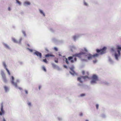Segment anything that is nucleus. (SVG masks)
Instances as JSON below:
<instances>
[{
    "instance_id": "nucleus-4",
    "label": "nucleus",
    "mask_w": 121,
    "mask_h": 121,
    "mask_svg": "<svg viewBox=\"0 0 121 121\" xmlns=\"http://www.w3.org/2000/svg\"><path fill=\"white\" fill-rule=\"evenodd\" d=\"M0 74L1 77V79L3 82L6 83L8 82V80L6 77V75L4 72V71L2 69L0 70Z\"/></svg>"
},
{
    "instance_id": "nucleus-46",
    "label": "nucleus",
    "mask_w": 121,
    "mask_h": 121,
    "mask_svg": "<svg viewBox=\"0 0 121 121\" xmlns=\"http://www.w3.org/2000/svg\"><path fill=\"white\" fill-rule=\"evenodd\" d=\"M83 114L81 112L79 114V115L80 116H83Z\"/></svg>"
},
{
    "instance_id": "nucleus-61",
    "label": "nucleus",
    "mask_w": 121,
    "mask_h": 121,
    "mask_svg": "<svg viewBox=\"0 0 121 121\" xmlns=\"http://www.w3.org/2000/svg\"><path fill=\"white\" fill-rule=\"evenodd\" d=\"M65 57V56H63V57Z\"/></svg>"
},
{
    "instance_id": "nucleus-60",
    "label": "nucleus",
    "mask_w": 121,
    "mask_h": 121,
    "mask_svg": "<svg viewBox=\"0 0 121 121\" xmlns=\"http://www.w3.org/2000/svg\"><path fill=\"white\" fill-rule=\"evenodd\" d=\"M27 45L29 47L30 46L29 44H27Z\"/></svg>"
},
{
    "instance_id": "nucleus-29",
    "label": "nucleus",
    "mask_w": 121,
    "mask_h": 121,
    "mask_svg": "<svg viewBox=\"0 0 121 121\" xmlns=\"http://www.w3.org/2000/svg\"><path fill=\"white\" fill-rule=\"evenodd\" d=\"M22 33L23 34L24 36L25 37H26V34L24 30H22Z\"/></svg>"
},
{
    "instance_id": "nucleus-34",
    "label": "nucleus",
    "mask_w": 121,
    "mask_h": 121,
    "mask_svg": "<svg viewBox=\"0 0 121 121\" xmlns=\"http://www.w3.org/2000/svg\"><path fill=\"white\" fill-rule=\"evenodd\" d=\"M18 63L20 65H22L23 64V62L22 61H18Z\"/></svg>"
},
{
    "instance_id": "nucleus-30",
    "label": "nucleus",
    "mask_w": 121,
    "mask_h": 121,
    "mask_svg": "<svg viewBox=\"0 0 121 121\" xmlns=\"http://www.w3.org/2000/svg\"><path fill=\"white\" fill-rule=\"evenodd\" d=\"M65 62L67 64H69V63L68 61V59L67 58H65Z\"/></svg>"
},
{
    "instance_id": "nucleus-14",
    "label": "nucleus",
    "mask_w": 121,
    "mask_h": 121,
    "mask_svg": "<svg viewBox=\"0 0 121 121\" xmlns=\"http://www.w3.org/2000/svg\"><path fill=\"white\" fill-rule=\"evenodd\" d=\"M39 11L40 12V13L41 15H43L44 17H45V14L44 13V12H43V11L42 10H41V9H39Z\"/></svg>"
},
{
    "instance_id": "nucleus-36",
    "label": "nucleus",
    "mask_w": 121,
    "mask_h": 121,
    "mask_svg": "<svg viewBox=\"0 0 121 121\" xmlns=\"http://www.w3.org/2000/svg\"><path fill=\"white\" fill-rule=\"evenodd\" d=\"M56 68L58 70H61V69L60 68L59 66H57Z\"/></svg>"
},
{
    "instance_id": "nucleus-23",
    "label": "nucleus",
    "mask_w": 121,
    "mask_h": 121,
    "mask_svg": "<svg viewBox=\"0 0 121 121\" xmlns=\"http://www.w3.org/2000/svg\"><path fill=\"white\" fill-rule=\"evenodd\" d=\"M76 49V48L74 46V45L72 46L71 51L72 52H73V49Z\"/></svg>"
},
{
    "instance_id": "nucleus-15",
    "label": "nucleus",
    "mask_w": 121,
    "mask_h": 121,
    "mask_svg": "<svg viewBox=\"0 0 121 121\" xmlns=\"http://www.w3.org/2000/svg\"><path fill=\"white\" fill-rule=\"evenodd\" d=\"M2 65L4 67V69H6L7 68V65H6V63L5 61H3L2 62Z\"/></svg>"
},
{
    "instance_id": "nucleus-10",
    "label": "nucleus",
    "mask_w": 121,
    "mask_h": 121,
    "mask_svg": "<svg viewBox=\"0 0 121 121\" xmlns=\"http://www.w3.org/2000/svg\"><path fill=\"white\" fill-rule=\"evenodd\" d=\"M81 36L80 34H77L72 36V38L73 41L75 42L77 39L80 37Z\"/></svg>"
},
{
    "instance_id": "nucleus-17",
    "label": "nucleus",
    "mask_w": 121,
    "mask_h": 121,
    "mask_svg": "<svg viewBox=\"0 0 121 121\" xmlns=\"http://www.w3.org/2000/svg\"><path fill=\"white\" fill-rule=\"evenodd\" d=\"M76 53H75L73 55V56H70L68 58V60H71L72 59H73V57L75 56H75H74V55L75 54H76Z\"/></svg>"
},
{
    "instance_id": "nucleus-52",
    "label": "nucleus",
    "mask_w": 121,
    "mask_h": 121,
    "mask_svg": "<svg viewBox=\"0 0 121 121\" xmlns=\"http://www.w3.org/2000/svg\"><path fill=\"white\" fill-rule=\"evenodd\" d=\"M85 72L84 71H83L82 72V74L83 75H84L85 74Z\"/></svg>"
},
{
    "instance_id": "nucleus-35",
    "label": "nucleus",
    "mask_w": 121,
    "mask_h": 121,
    "mask_svg": "<svg viewBox=\"0 0 121 121\" xmlns=\"http://www.w3.org/2000/svg\"><path fill=\"white\" fill-rule=\"evenodd\" d=\"M86 95V94L85 93H82L80 95V96L81 97H83Z\"/></svg>"
},
{
    "instance_id": "nucleus-57",
    "label": "nucleus",
    "mask_w": 121,
    "mask_h": 121,
    "mask_svg": "<svg viewBox=\"0 0 121 121\" xmlns=\"http://www.w3.org/2000/svg\"><path fill=\"white\" fill-rule=\"evenodd\" d=\"M51 56V57H54V56L53 55H51V56Z\"/></svg>"
},
{
    "instance_id": "nucleus-53",
    "label": "nucleus",
    "mask_w": 121,
    "mask_h": 121,
    "mask_svg": "<svg viewBox=\"0 0 121 121\" xmlns=\"http://www.w3.org/2000/svg\"><path fill=\"white\" fill-rule=\"evenodd\" d=\"M74 61H76L77 60V59L76 57H75L74 58Z\"/></svg>"
},
{
    "instance_id": "nucleus-21",
    "label": "nucleus",
    "mask_w": 121,
    "mask_h": 121,
    "mask_svg": "<svg viewBox=\"0 0 121 121\" xmlns=\"http://www.w3.org/2000/svg\"><path fill=\"white\" fill-rule=\"evenodd\" d=\"M22 40V38L21 37L19 39V41H17V43L19 44H21V41Z\"/></svg>"
},
{
    "instance_id": "nucleus-41",
    "label": "nucleus",
    "mask_w": 121,
    "mask_h": 121,
    "mask_svg": "<svg viewBox=\"0 0 121 121\" xmlns=\"http://www.w3.org/2000/svg\"><path fill=\"white\" fill-rule=\"evenodd\" d=\"M96 106L97 109H98L99 108V105L98 104H96Z\"/></svg>"
},
{
    "instance_id": "nucleus-6",
    "label": "nucleus",
    "mask_w": 121,
    "mask_h": 121,
    "mask_svg": "<svg viewBox=\"0 0 121 121\" xmlns=\"http://www.w3.org/2000/svg\"><path fill=\"white\" fill-rule=\"evenodd\" d=\"M106 49V47H104L102 49H96V51L97 53H99V54L102 55L105 53V51Z\"/></svg>"
},
{
    "instance_id": "nucleus-2",
    "label": "nucleus",
    "mask_w": 121,
    "mask_h": 121,
    "mask_svg": "<svg viewBox=\"0 0 121 121\" xmlns=\"http://www.w3.org/2000/svg\"><path fill=\"white\" fill-rule=\"evenodd\" d=\"M10 81L12 84V85L14 86L15 88H18L20 90H22V89L21 87L18 86L17 85V84L18 83L20 82L19 80L18 79H17L16 80V82H14V77L13 76H11V78H10Z\"/></svg>"
},
{
    "instance_id": "nucleus-54",
    "label": "nucleus",
    "mask_w": 121,
    "mask_h": 121,
    "mask_svg": "<svg viewBox=\"0 0 121 121\" xmlns=\"http://www.w3.org/2000/svg\"><path fill=\"white\" fill-rule=\"evenodd\" d=\"M54 61H55V62L56 63H58V60H55Z\"/></svg>"
},
{
    "instance_id": "nucleus-32",
    "label": "nucleus",
    "mask_w": 121,
    "mask_h": 121,
    "mask_svg": "<svg viewBox=\"0 0 121 121\" xmlns=\"http://www.w3.org/2000/svg\"><path fill=\"white\" fill-rule=\"evenodd\" d=\"M5 69L6 70V71H7L8 74L9 75H10V73L9 70L7 68H6Z\"/></svg>"
},
{
    "instance_id": "nucleus-43",
    "label": "nucleus",
    "mask_w": 121,
    "mask_h": 121,
    "mask_svg": "<svg viewBox=\"0 0 121 121\" xmlns=\"http://www.w3.org/2000/svg\"><path fill=\"white\" fill-rule=\"evenodd\" d=\"M101 117L104 118L105 117V115L104 114H103L101 115Z\"/></svg>"
},
{
    "instance_id": "nucleus-50",
    "label": "nucleus",
    "mask_w": 121,
    "mask_h": 121,
    "mask_svg": "<svg viewBox=\"0 0 121 121\" xmlns=\"http://www.w3.org/2000/svg\"><path fill=\"white\" fill-rule=\"evenodd\" d=\"M41 88V85H39V90H40V89Z\"/></svg>"
},
{
    "instance_id": "nucleus-55",
    "label": "nucleus",
    "mask_w": 121,
    "mask_h": 121,
    "mask_svg": "<svg viewBox=\"0 0 121 121\" xmlns=\"http://www.w3.org/2000/svg\"><path fill=\"white\" fill-rule=\"evenodd\" d=\"M70 62L72 63H73L74 62V60L72 59L71 60Z\"/></svg>"
},
{
    "instance_id": "nucleus-1",
    "label": "nucleus",
    "mask_w": 121,
    "mask_h": 121,
    "mask_svg": "<svg viewBox=\"0 0 121 121\" xmlns=\"http://www.w3.org/2000/svg\"><path fill=\"white\" fill-rule=\"evenodd\" d=\"M99 55V54L96 53L93 55L88 52V50L86 48H84V50L78 53H76L74 56L80 58L82 61L87 62L88 60L92 59L93 57H98Z\"/></svg>"
},
{
    "instance_id": "nucleus-13",
    "label": "nucleus",
    "mask_w": 121,
    "mask_h": 121,
    "mask_svg": "<svg viewBox=\"0 0 121 121\" xmlns=\"http://www.w3.org/2000/svg\"><path fill=\"white\" fill-rule=\"evenodd\" d=\"M4 88L6 92H7L9 91V89L8 87L6 86H4Z\"/></svg>"
},
{
    "instance_id": "nucleus-40",
    "label": "nucleus",
    "mask_w": 121,
    "mask_h": 121,
    "mask_svg": "<svg viewBox=\"0 0 121 121\" xmlns=\"http://www.w3.org/2000/svg\"><path fill=\"white\" fill-rule=\"evenodd\" d=\"M111 51L112 52H114V47H112L111 49Z\"/></svg>"
},
{
    "instance_id": "nucleus-59",
    "label": "nucleus",
    "mask_w": 121,
    "mask_h": 121,
    "mask_svg": "<svg viewBox=\"0 0 121 121\" xmlns=\"http://www.w3.org/2000/svg\"><path fill=\"white\" fill-rule=\"evenodd\" d=\"M85 121H89L87 119H86L85 120Z\"/></svg>"
},
{
    "instance_id": "nucleus-58",
    "label": "nucleus",
    "mask_w": 121,
    "mask_h": 121,
    "mask_svg": "<svg viewBox=\"0 0 121 121\" xmlns=\"http://www.w3.org/2000/svg\"><path fill=\"white\" fill-rule=\"evenodd\" d=\"M58 55L59 56H62V55H61V54H59Z\"/></svg>"
},
{
    "instance_id": "nucleus-8",
    "label": "nucleus",
    "mask_w": 121,
    "mask_h": 121,
    "mask_svg": "<svg viewBox=\"0 0 121 121\" xmlns=\"http://www.w3.org/2000/svg\"><path fill=\"white\" fill-rule=\"evenodd\" d=\"M117 50L118 53L117 54L116 52H115L114 54V56L116 60H117L118 61L119 60L118 57L121 55V52H120L119 51V50L117 49Z\"/></svg>"
},
{
    "instance_id": "nucleus-18",
    "label": "nucleus",
    "mask_w": 121,
    "mask_h": 121,
    "mask_svg": "<svg viewBox=\"0 0 121 121\" xmlns=\"http://www.w3.org/2000/svg\"><path fill=\"white\" fill-rule=\"evenodd\" d=\"M51 65H52V67L54 68H56L57 66V65L55 64V63H52Z\"/></svg>"
},
{
    "instance_id": "nucleus-16",
    "label": "nucleus",
    "mask_w": 121,
    "mask_h": 121,
    "mask_svg": "<svg viewBox=\"0 0 121 121\" xmlns=\"http://www.w3.org/2000/svg\"><path fill=\"white\" fill-rule=\"evenodd\" d=\"M108 60L110 62V64H113V61L112 60L111 58L109 57H108Z\"/></svg>"
},
{
    "instance_id": "nucleus-28",
    "label": "nucleus",
    "mask_w": 121,
    "mask_h": 121,
    "mask_svg": "<svg viewBox=\"0 0 121 121\" xmlns=\"http://www.w3.org/2000/svg\"><path fill=\"white\" fill-rule=\"evenodd\" d=\"M42 69L45 72H46V70L45 67L44 66H43L42 67Z\"/></svg>"
},
{
    "instance_id": "nucleus-5",
    "label": "nucleus",
    "mask_w": 121,
    "mask_h": 121,
    "mask_svg": "<svg viewBox=\"0 0 121 121\" xmlns=\"http://www.w3.org/2000/svg\"><path fill=\"white\" fill-rule=\"evenodd\" d=\"M89 77L87 76H81L79 77H78L77 78V80L78 81L82 83L86 79H89Z\"/></svg>"
},
{
    "instance_id": "nucleus-51",
    "label": "nucleus",
    "mask_w": 121,
    "mask_h": 121,
    "mask_svg": "<svg viewBox=\"0 0 121 121\" xmlns=\"http://www.w3.org/2000/svg\"><path fill=\"white\" fill-rule=\"evenodd\" d=\"M8 10L9 11H10L11 10V9L10 7H9L8 8Z\"/></svg>"
},
{
    "instance_id": "nucleus-26",
    "label": "nucleus",
    "mask_w": 121,
    "mask_h": 121,
    "mask_svg": "<svg viewBox=\"0 0 121 121\" xmlns=\"http://www.w3.org/2000/svg\"><path fill=\"white\" fill-rule=\"evenodd\" d=\"M49 30L52 32H54L55 31V30L52 28H50Z\"/></svg>"
},
{
    "instance_id": "nucleus-48",
    "label": "nucleus",
    "mask_w": 121,
    "mask_h": 121,
    "mask_svg": "<svg viewBox=\"0 0 121 121\" xmlns=\"http://www.w3.org/2000/svg\"><path fill=\"white\" fill-rule=\"evenodd\" d=\"M97 62V61L96 60H93V62L94 63H95Z\"/></svg>"
},
{
    "instance_id": "nucleus-22",
    "label": "nucleus",
    "mask_w": 121,
    "mask_h": 121,
    "mask_svg": "<svg viewBox=\"0 0 121 121\" xmlns=\"http://www.w3.org/2000/svg\"><path fill=\"white\" fill-rule=\"evenodd\" d=\"M83 4L84 5L87 6L88 5V3L85 2V1L84 0L83 1Z\"/></svg>"
},
{
    "instance_id": "nucleus-7",
    "label": "nucleus",
    "mask_w": 121,
    "mask_h": 121,
    "mask_svg": "<svg viewBox=\"0 0 121 121\" xmlns=\"http://www.w3.org/2000/svg\"><path fill=\"white\" fill-rule=\"evenodd\" d=\"M74 67L73 65L72 66L69 68L71 71H70L69 72L73 76H75V75H77V73L74 70Z\"/></svg>"
},
{
    "instance_id": "nucleus-9",
    "label": "nucleus",
    "mask_w": 121,
    "mask_h": 121,
    "mask_svg": "<svg viewBox=\"0 0 121 121\" xmlns=\"http://www.w3.org/2000/svg\"><path fill=\"white\" fill-rule=\"evenodd\" d=\"M34 51L35 52L33 53L34 55H35L38 57H39L40 58H41L42 57V54L41 53L35 50H34Z\"/></svg>"
},
{
    "instance_id": "nucleus-3",
    "label": "nucleus",
    "mask_w": 121,
    "mask_h": 121,
    "mask_svg": "<svg viewBox=\"0 0 121 121\" xmlns=\"http://www.w3.org/2000/svg\"><path fill=\"white\" fill-rule=\"evenodd\" d=\"M99 80L98 76L95 74H94L91 77V80L90 82V83L92 85H94L97 84V81Z\"/></svg>"
},
{
    "instance_id": "nucleus-12",
    "label": "nucleus",
    "mask_w": 121,
    "mask_h": 121,
    "mask_svg": "<svg viewBox=\"0 0 121 121\" xmlns=\"http://www.w3.org/2000/svg\"><path fill=\"white\" fill-rule=\"evenodd\" d=\"M30 4H31L30 2L27 1H25L23 3V5L25 6L30 5Z\"/></svg>"
},
{
    "instance_id": "nucleus-44",
    "label": "nucleus",
    "mask_w": 121,
    "mask_h": 121,
    "mask_svg": "<svg viewBox=\"0 0 121 121\" xmlns=\"http://www.w3.org/2000/svg\"><path fill=\"white\" fill-rule=\"evenodd\" d=\"M54 49L55 51H57L58 50V48L56 47H54Z\"/></svg>"
},
{
    "instance_id": "nucleus-45",
    "label": "nucleus",
    "mask_w": 121,
    "mask_h": 121,
    "mask_svg": "<svg viewBox=\"0 0 121 121\" xmlns=\"http://www.w3.org/2000/svg\"><path fill=\"white\" fill-rule=\"evenodd\" d=\"M2 121H6L5 118L3 117L2 120Z\"/></svg>"
},
{
    "instance_id": "nucleus-42",
    "label": "nucleus",
    "mask_w": 121,
    "mask_h": 121,
    "mask_svg": "<svg viewBox=\"0 0 121 121\" xmlns=\"http://www.w3.org/2000/svg\"><path fill=\"white\" fill-rule=\"evenodd\" d=\"M25 93L27 95L28 94V92L27 90H25Z\"/></svg>"
},
{
    "instance_id": "nucleus-33",
    "label": "nucleus",
    "mask_w": 121,
    "mask_h": 121,
    "mask_svg": "<svg viewBox=\"0 0 121 121\" xmlns=\"http://www.w3.org/2000/svg\"><path fill=\"white\" fill-rule=\"evenodd\" d=\"M16 3L18 4L19 5H20L21 4V3L19 0H16Z\"/></svg>"
},
{
    "instance_id": "nucleus-38",
    "label": "nucleus",
    "mask_w": 121,
    "mask_h": 121,
    "mask_svg": "<svg viewBox=\"0 0 121 121\" xmlns=\"http://www.w3.org/2000/svg\"><path fill=\"white\" fill-rule=\"evenodd\" d=\"M57 119L60 121H61L62 120V118L60 117H57Z\"/></svg>"
},
{
    "instance_id": "nucleus-20",
    "label": "nucleus",
    "mask_w": 121,
    "mask_h": 121,
    "mask_svg": "<svg viewBox=\"0 0 121 121\" xmlns=\"http://www.w3.org/2000/svg\"><path fill=\"white\" fill-rule=\"evenodd\" d=\"M22 40V38L21 37L19 39V41H17V43L19 44H21V41Z\"/></svg>"
},
{
    "instance_id": "nucleus-47",
    "label": "nucleus",
    "mask_w": 121,
    "mask_h": 121,
    "mask_svg": "<svg viewBox=\"0 0 121 121\" xmlns=\"http://www.w3.org/2000/svg\"><path fill=\"white\" fill-rule=\"evenodd\" d=\"M63 67L64 68L66 69H67L68 68L67 66L66 65H63Z\"/></svg>"
},
{
    "instance_id": "nucleus-56",
    "label": "nucleus",
    "mask_w": 121,
    "mask_h": 121,
    "mask_svg": "<svg viewBox=\"0 0 121 121\" xmlns=\"http://www.w3.org/2000/svg\"><path fill=\"white\" fill-rule=\"evenodd\" d=\"M45 49V50L47 51L48 52V49H47V48H46Z\"/></svg>"
},
{
    "instance_id": "nucleus-27",
    "label": "nucleus",
    "mask_w": 121,
    "mask_h": 121,
    "mask_svg": "<svg viewBox=\"0 0 121 121\" xmlns=\"http://www.w3.org/2000/svg\"><path fill=\"white\" fill-rule=\"evenodd\" d=\"M27 104L28 105L29 107H30L31 106V102H28L27 103Z\"/></svg>"
},
{
    "instance_id": "nucleus-19",
    "label": "nucleus",
    "mask_w": 121,
    "mask_h": 121,
    "mask_svg": "<svg viewBox=\"0 0 121 121\" xmlns=\"http://www.w3.org/2000/svg\"><path fill=\"white\" fill-rule=\"evenodd\" d=\"M117 48L118 50H119V51L120 52L121 51V46L120 45H117Z\"/></svg>"
},
{
    "instance_id": "nucleus-24",
    "label": "nucleus",
    "mask_w": 121,
    "mask_h": 121,
    "mask_svg": "<svg viewBox=\"0 0 121 121\" xmlns=\"http://www.w3.org/2000/svg\"><path fill=\"white\" fill-rule=\"evenodd\" d=\"M12 41L14 43H17V41L15 38H12Z\"/></svg>"
},
{
    "instance_id": "nucleus-31",
    "label": "nucleus",
    "mask_w": 121,
    "mask_h": 121,
    "mask_svg": "<svg viewBox=\"0 0 121 121\" xmlns=\"http://www.w3.org/2000/svg\"><path fill=\"white\" fill-rule=\"evenodd\" d=\"M43 61L45 63H48V61L46 59H45L43 60Z\"/></svg>"
},
{
    "instance_id": "nucleus-49",
    "label": "nucleus",
    "mask_w": 121,
    "mask_h": 121,
    "mask_svg": "<svg viewBox=\"0 0 121 121\" xmlns=\"http://www.w3.org/2000/svg\"><path fill=\"white\" fill-rule=\"evenodd\" d=\"M78 85L79 86H82V84L80 83H79L78 84Z\"/></svg>"
},
{
    "instance_id": "nucleus-39",
    "label": "nucleus",
    "mask_w": 121,
    "mask_h": 121,
    "mask_svg": "<svg viewBox=\"0 0 121 121\" xmlns=\"http://www.w3.org/2000/svg\"><path fill=\"white\" fill-rule=\"evenodd\" d=\"M51 56V55L50 54H48L46 55H45V56L47 57H48L49 56Z\"/></svg>"
},
{
    "instance_id": "nucleus-25",
    "label": "nucleus",
    "mask_w": 121,
    "mask_h": 121,
    "mask_svg": "<svg viewBox=\"0 0 121 121\" xmlns=\"http://www.w3.org/2000/svg\"><path fill=\"white\" fill-rule=\"evenodd\" d=\"M52 40L53 42L55 43L57 41V40L54 38H52Z\"/></svg>"
},
{
    "instance_id": "nucleus-11",
    "label": "nucleus",
    "mask_w": 121,
    "mask_h": 121,
    "mask_svg": "<svg viewBox=\"0 0 121 121\" xmlns=\"http://www.w3.org/2000/svg\"><path fill=\"white\" fill-rule=\"evenodd\" d=\"M2 44L4 47L6 48L9 49H11V48L7 44L4 42H2Z\"/></svg>"
},
{
    "instance_id": "nucleus-37",
    "label": "nucleus",
    "mask_w": 121,
    "mask_h": 121,
    "mask_svg": "<svg viewBox=\"0 0 121 121\" xmlns=\"http://www.w3.org/2000/svg\"><path fill=\"white\" fill-rule=\"evenodd\" d=\"M27 49L29 50L31 52H32L33 51V50L32 49H30L28 48H27Z\"/></svg>"
}]
</instances>
